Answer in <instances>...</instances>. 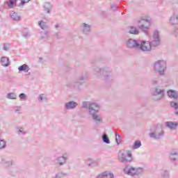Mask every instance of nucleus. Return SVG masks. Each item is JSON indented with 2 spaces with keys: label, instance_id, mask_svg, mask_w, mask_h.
I'll return each instance as SVG.
<instances>
[{
  "label": "nucleus",
  "instance_id": "nucleus-1",
  "mask_svg": "<svg viewBox=\"0 0 178 178\" xmlns=\"http://www.w3.org/2000/svg\"><path fill=\"white\" fill-rule=\"evenodd\" d=\"M82 108L88 109L87 113L88 116L92 118V120L96 124H101L102 123V118L99 115V104L92 102H83Z\"/></svg>",
  "mask_w": 178,
  "mask_h": 178
},
{
  "label": "nucleus",
  "instance_id": "nucleus-2",
  "mask_svg": "<svg viewBox=\"0 0 178 178\" xmlns=\"http://www.w3.org/2000/svg\"><path fill=\"white\" fill-rule=\"evenodd\" d=\"M133 154L129 150H120L118 153V161L121 163H131L133 162Z\"/></svg>",
  "mask_w": 178,
  "mask_h": 178
},
{
  "label": "nucleus",
  "instance_id": "nucleus-3",
  "mask_svg": "<svg viewBox=\"0 0 178 178\" xmlns=\"http://www.w3.org/2000/svg\"><path fill=\"white\" fill-rule=\"evenodd\" d=\"M111 74H112V70H111V68L108 67H104L102 68L96 67L94 69L95 76H97V77H101V76H103L104 77V80H109V78L111 77Z\"/></svg>",
  "mask_w": 178,
  "mask_h": 178
},
{
  "label": "nucleus",
  "instance_id": "nucleus-4",
  "mask_svg": "<svg viewBox=\"0 0 178 178\" xmlns=\"http://www.w3.org/2000/svg\"><path fill=\"white\" fill-rule=\"evenodd\" d=\"M123 171L128 176H138V175H141L144 172V169L140 167L135 168L131 165H126Z\"/></svg>",
  "mask_w": 178,
  "mask_h": 178
},
{
  "label": "nucleus",
  "instance_id": "nucleus-5",
  "mask_svg": "<svg viewBox=\"0 0 178 178\" xmlns=\"http://www.w3.org/2000/svg\"><path fill=\"white\" fill-rule=\"evenodd\" d=\"M154 71L160 76H165V70H166V61L157 60L153 65Z\"/></svg>",
  "mask_w": 178,
  "mask_h": 178
},
{
  "label": "nucleus",
  "instance_id": "nucleus-6",
  "mask_svg": "<svg viewBox=\"0 0 178 178\" xmlns=\"http://www.w3.org/2000/svg\"><path fill=\"white\" fill-rule=\"evenodd\" d=\"M165 90L163 86H156L152 92L153 99L154 101H161V99H163V98H165Z\"/></svg>",
  "mask_w": 178,
  "mask_h": 178
},
{
  "label": "nucleus",
  "instance_id": "nucleus-7",
  "mask_svg": "<svg viewBox=\"0 0 178 178\" xmlns=\"http://www.w3.org/2000/svg\"><path fill=\"white\" fill-rule=\"evenodd\" d=\"M149 42L150 44H152V47H154V48L161 45V35H159V31L155 30L154 31L152 39Z\"/></svg>",
  "mask_w": 178,
  "mask_h": 178
},
{
  "label": "nucleus",
  "instance_id": "nucleus-8",
  "mask_svg": "<svg viewBox=\"0 0 178 178\" xmlns=\"http://www.w3.org/2000/svg\"><path fill=\"white\" fill-rule=\"evenodd\" d=\"M87 74H83L82 76H79L78 80L73 82L72 83V87H73V88H74L75 90H77L78 91H80L81 88H80V86H81V84L86 83V81H87Z\"/></svg>",
  "mask_w": 178,
  "mask_h": 178
},
{
  "label": "nucleus",
  "instance_id": "nucleus-9",
  "mask_svg": "<svg viewBox=\"0 0 178 178\" xmlns=\"http://www.w3.org/2000/svg\"><path fill=\"white\" fill-rule=\"evenodd\" d=\"M126 47L129 48V49H138L140 42L136 40L129 38L126 41Z\"/></svg>",
  "mask_w": 178,
  "mask_h": 178
},
{
  "label": "nucleus",
  "instance_id": "nucleus-10",
  "mask_svg": "<svg viewBox=\"0 0 178 178\" xmlns=\"http://www.w3.org/2000/svg\"><path fill=\"white\" fill-rule=\"evenodd\" d=\"M67 162V154H64L61 156L56 157L54 159V164L56 166H63V165H66Z\"/></svg>",
  "mask_w": 178,
  "mask_h": 178
},
{
  "label": "nucleus",
  "instance_id": "nucleus-11",
  "mask_svg": "<svg viewBox=\"0 0 178 178\" xmlns=\"http://www.w3.org/2000/svg\"><path fill=\"white\" fill-rule=\"evenodd\" d=\"M138 49H140L143 52H149L152 49V45L150 42L142 41L140 44L139 43Z\"/></svg>",
  "mask_w": 178,
  "mask_h": 178
},
{
  "label": "nucleus",
  "instance_id": "nucleus-12",
  "mask_svg": "<svg viewBox=\"0 0 178 178\" xmlns=\"http://www.w3.org/2000/svg\"><path fill=\"white\" fill-rule=\"evenodd\" d=\"M138 23H143L138 28L147 34V30H148V26H149V19L142 18L138 21Z\"/></svg>",
  "mask_w": 178,
  "mask_h": 178
},
{
  "label": "nucleus",
  "instance_id": "nucleus-13",
  "mask_svg": "<svg viewBox=\"0 0 178 178\" xmlns=\"http://www.w3.org/2000/svg\"><path fill=\"white\" fill-rule=\"evenodd\" d=\"M78 105L79 104H77V102H76L74 101H70L65 104V109H66L67 111L76 109V108H77Z\"/></svg>",
  "mask_w": 178,
  "mask_h": 178
},
{
  "label": "nucleus",
  "instance_id": "nucleus-14",
  "mask_svg": "<svg viewBox=\"0 0 178 178\" xmlns=\"http://www.w3.org/2000/svg\"><path fill=\"white\" fill-rule=\"evenodd\" d=\"M150 138H154V140H159V138H162L163 137V131H161L157 132L155 131L154 132H152L149 134Z\"/></svg>",
  "mask_w": 178,
  "mask_h": 178
},
{
  "label": "nucleus",
  "instance_id": "nucleus-15",
  "mask_svg": "<svg viewBox=\"0 0 178 178\" xmlns=\"http://www.w3.org/2000/svg\"><path fill=\"white\" fill-rule=\"evenodd\" d=\"M170 160L171 162L178 161V149L172 150L170 154Z\"/></svg>",
  "mask_w": 178,
  "mask_h": 178
},
{
  "label": "nucleus",
  "instance_id": "nucleus-16",
  "mask_svg": "<svg viewBox=\"0 0 178 178\" xmlns=\"http://www.w3.org/2000/svg\"><path fill=\"white\" fill-rule=\"evenodd\" d=\"M178 123L177 122H166L165 127L170 130H176L177 128Z\"/></svg>",
  "mask_w": 178,
  "mask_h": 178
},
{
  "label": "nucleus",
  "instance_id": "nucleus-17",
  "mask_svg": "<svg viewBox=\"0 0 178 178\" xmlns=\"http://www.w3.org/2000/svg\"><path fill=\"white\" fill-rule=\"evenodd\" d=\"M128 33L129 34H133L134 35H138L140 34V31L136 26H129Z\"/></svg>",
  "mask_w": 178,
  "mask_h": 178
},
{
  "label": "nucleus",
  "instance_id": "nucleus-18",
  "mask_svg": "<svg viewBox=\"0 0 178 178\" xmlns=\"http://www.w3.org/2000/svg\"><path fill=\"white\" fill-rule=\"evenodd\" d=\"M167 94L170 98H174V99L178 98V91L170 90L167 92Z\"/></svg>",
  "mask_w": 178,
  "mask_h": 178
},
{
  "label": "nucleus",
  "instance_id": "nucleus-19",
  "mask_svg": "<svg viewBox=\"0 0 178 178\" xmlns=\"http://www.w3.org/2000/svg\"><path fill=\"white\" fill-rule=\"evenodd\" d=\"M160 176L162 178H170V172L166 169L160 170Z\"/></svg>",
  "mask_w": 178,
  "mask_h": 178
},
{
  "label": "nucleus",
  "instance_id": "nucleus-20",
  "mask_svg": "<svg viewBox=\"0 0 178 178\" xmlns=\"http://www.w3.org/2000/svg\"><path fill=\"white\" fill-rule=\"evenodd\" d=\"M83 33L84 34H88L91 31V26L86 23L82 24Z\"/></svg>",
  "mask_w": 178,
  "mask_h": 178
},
{
  "label": "nucleus",
  "instance_id": "nucleus-21",
  "mask_svg": "<svg viewBox=\"0 0 178 178\" xmlns=\"http://www.w3.org/2000/svg\"><path fill=\"white\" fill-rule=\"evenodd\" d=\"M16 133L18 136H24V134H26L27 131L22 127H17L16 128Z\"/></svg>",
  "mask_w": 178,
  "mask_h": 178
},
{
  "label": "nucleus",
  "instance_id": "nucleus-22",
  "mask_svg": "<svg viewBox=\"0 0 178 178\" xmlns=\"http://www.w3.org/2000/svg\"><path fill=\"white\" fill-rule=\"evenodd\" d=\"M170 23L172 26H176L178 24V15H172L170 18Z\"/></svg>",
  "mask_w": 178,
  "mask_h": 178
},
{
  "label": "nucleus",
  "instance_id": "nucleus-23",
  "mask_svg": "<svg viewBox=\"0 0 178 178\" xmlns=\"http://www.w3.org/2000/svg\"><path fill=\"white\" fill-rule=\"evenodd\" d=\"M19 72H24V73H28L30 70V67L29 65L24 64L18 67Z\"/></svg>",
  "mask_w": 178,
  "mask_h": 178
},
{
  "label": "nucleus",
  "instance_id": "nucleus-24",
  "mask_svg": "<svg viewBox=\"0 0 178 178\" xmlns=\"http://www.w3.org/2000/svg\"><path fill=\"white\" fill-rule=\"evenodd\" d=\"M2 165H4V166H12L13 165V161L12 160H8L6 159H2L1 160Z\"/></svg>",
  "mask_w": 178,
  "mask_h": 178
},
{
  "label": "nucleus",
  "instance_id": "nucleus-25",
  "mask_svg": "<svg viewBox=\"0 0 178 178\" xmlns=\"http://www.w3.org/2000/svg\"><path fill=\"white\" fill-rule=\"evenodd\" d=\"M1 63L4 67H8L9 66V58L8 57H2L1 59Z\"/></svg>",
  "mask_w": 178,
  "mask_h": 178
},
{
  "label": "nucleus",
  "instance_id": "nucleus-26",
  "mask_svg": "<svg viewBox=\"0 0 178 178\" xmlns=\"http://www.w3.org/2000/svg\"><path fill=\"white\" fill-rule=\"evenodd\" d=\"M44 10L46 13H51V9H52V6L49 3H44Z\"/></svg>",
  "mask_w": 178,
  "mask_h": 178
},
{
  "label": "nucleus",
  "instance_id": "nucleus-27",
  "mask_svg": "<svg viewBox=\"0 0 178 178\" xmlns=\"http://www.w3.org/2000/svg\"><path fill=\"white\" fill-rule=\"evenodd\" d=\"M38 26H40L42 30H48L49 29L48 24H47V22H44L43 20L38 22Z\"/></svg>",
  "mask_w": 178,
  "mask_h": 178
},
{
  "label": "nucleus",
  "instance_id": "nucleus-28",
  "mask_svg": "<svg viewBox=\"0 0 178 178\" xmlns=\"http://www.w3.org/2000/svg\"><path fill=\"white\" fill-rule=\"evenodd\" d=\"M10 16L11 19L15 22H19V20H20V16L17 13L13 12L10 13Z\"/></svg>",
  "mask_w": 178,
  "mask_h": 178
},
{
  "label": "nucleus",
  "instance_id": "nucleus-29",
  "mask_svg": "<svg viewBox=\"0 0 178 178\" xmlns=\"http://www.w3.org/2000/svg\"><path fill=\"white\" fill-rule=\"evenodd\" d=\"M170 106L171 108H174L175 109V115L178 116V103L176 102H170Z\"/></svg>",
  "mask_w": 178,
  "mask_h": 178
},
{
  "label": "nucleus",
  "instance_id": "nucleus-30",
  "mask_svg": "<svg viewBox=\"0 0 178 178\" xmlns=\"http://www.w3.org/2000/svg\"><path fill=\"white\" fill-rule=\"evenodd\" d=\"M17 0H9L8 2H7V5L8 6V8L10 9H12L13 8H15V6H16V1Z\"/></svg>",
  "mask_w": 178,
  "mask_h": 178
},
{
  "label": "nucleus",
  "instance_id": "nucleus-31",
  "mask_svg": "<svg viewBox=\"0 0 178 178\" xmlns=\"http://www.w3.org/2000/svg\"><path fill=\"white\" fill-rule=\"evenodd\" d=\"M54 178H67V174L62 172H58L56 174Z\"/></svg>",
  "mask_w": 178,
  "mask_h": 178
},
{
  "label": "nucleus",
  "instance_id": "nucleus-32",
  "mask_svg": "<svg viewBox=\"0 0 178 178\" xmlns=\"http://www.w3.org/2000/svg\"><path fill=\"white\" fill-rule=\"evenodd\" d=\"M140 147H141V141H139V140H136L134 142V144L132 147V149H137L138 148H140Z\"/></svg>",
  "mask_w": 178,
  "mask_h": 178
},
{
  "label": "nucleus",
  "instance_id": "nucleus-33",
  "mask_svg": "<svg viewBox=\"0 0 178 178\" xmlns=\"http://www.w3.org/2000/svg\"><path fill=\"white\" fill-rule=\"evenodd\" d=\"M103 143H105V144H111V141L109 140V138H108V136L104 134L102 136Z\"/></svg>",
  "mask_w": 178,
  "mask_h": 178
},
{
  "label": "nucleus",
  "instance_id": "nucleus-34",
  "mask_svg": "<svg viewBox=\"0 0 178 178\" xmlns=\"http://www.w3.org/2000/svg\"><path fill=\"white\" fill-rule=\"evenodd\" d=\"M17 95L15 93H8L7 95V98L8 99H16Z\"/></svg>",
  "mask_w": 178,
  "mask_h": 178
},
{
  "label": "nucleus",
  "instance_id": "nucleus-35",
  "mask_svg": "<svg viewBox=\"0 0 178 178\" xmlns=\"http://www.w3.org/2000/svg\"><path fill=\"white\" fill-rule=\"evenodd\" d=\"M6 142H5L3 140L0 139V149H3V148H6Z\"/></svg>",
  "mask_w": 178,
  "mask_h": 178
},
{
  "label": "nucleus",
  "instance_id": "nucleus-36",
  "mask_svg": "<svg viewBox=\"0 0 178 178\" xmlns=\"http://www.w3.org/2000/svg\"><path fill=\"white\" fill-rule=\"evenodd\" d=\"M104 173L106 175V178H113V177H115V176L113 175V173H112L111 172L105 171Z\"/></svg>",
  "mask_w": 178,
  "mask_h": 178
},
{
  "label": "nucleus",
  "instance_id": "nucleus-37",
  "mask_svg": "<svg viewBox=\"0 0 178 178\" xmlns=\"http://www.w3.org/2000/svg\"><path fill=\"white\" fill-rule=\"evenodd\" d=\"M41 38L42 40H45L47 38H48V31H44V32H41Z\"/></svg>",
  "mask_w": 178,
  "mask_h": 178
},
{
  "label": "nucleus",
  "instance_id": "nucleus-38",
  "mask_svg": "<svg viewBox=\"0 0 178 178\" xmlns=\"http://www.w3.org/2000/svg\"><path fill=\"white\" fill-rule=\"evenodd\" d=\"M121 136L120 135H118L117 133H115V141L118 144V145H119V144H120V141H121Z\"/></svg>",
  "mask_w": 178,
  "mask_h": 178
},
{
  "label": "nucleus",
  "instance_id": "nucleus-39",
  "mask_svg": "<svg viewBox=\"0 0 178 178\" xmlns=\"http://www.w3.org/2000/svg\"><path fill=\"white\" fill-rule=\"evenodd\" d=\"M20 109H22V108L19 106L14 107V111L15 113H17V115H20V113H22V112L20 111Z\"/></svg>",
  "mask_w": 178,
  "mask_h": 178
},
{
  "label": "nucleus",
  "instance_id": "nucleus-40",
  "mask_svg": "<svg viewBox=\"0 0 178 178\" xmlns=\"http://www.w3.org/2000/svg\"><path fill=\"white\" fill-rule=\"evenodd\" d=\"M47 101V97H44V94L40 95L38 97V101Z\"/></svg>",
  "mask_w": 178,
  "mask_h": 178
},
{
  "label": "nucleus",
  "instance_id": "nucleus-41",
  "mask_svg": "<svg viewBox=\"0 0 178 178\" xmlns=\"http://www.w3.org/2000/svg\"><path fill=\"white\" fill-rule=\"evenodd\" d=\"M96 178H106L105 172L99 174Z\"/></svg>",
  "mask_w": 178,
  "mask_h": 178
},
{
  "label": "nucleus",
  "instance_id": "nucleus-42",
  "mask_svg": "<svg viewBox=\"0 0 178 178\" xmlns=\"http://www.w3.org/2000/svg\"><path fill=\"white\" fill-rule=\"evenodd\" d=\"M26 97H27L24 93H21L19 95V98L20 99H26Z\"/></svg>",
  "mask_w": 178,
  "mask_h": 178
},
{
  "label": "nucleus",
  "instance_id": "nucleus-43",
  "mask_svg": "<svg viewBox=\"0 0 178 178\" xmlns=\"http://www.w3.org/2000/svg\"><path fill=\"white\" fill-rule=\"evenodd\" d=\"M88 162H89L88 163V166H91V165H92V163H94V159L89 158L87 159Z\"/></svg>",
  "mask_w": 178,
  "mask_h": 178
},
{
  "label": "nucleus",
  "instance_id": "nucleus-44",
  "mask_svg": "<svg viewBox=\"0 0 178 178\" xmlns=\"http://www.w3.org/2000/svg\"><path fill=\"white\" fill-rule=\"evenodd\" d=\"M152 84L153 86H156L158 84V79H154L152 80Z\"/></svg>",
  "mask_w": 178,
  "mask_h": 178
},
{
  "label": "nucleus",
  "instance_id": "nucleus-45",
  "mask_svg": "<svg viewBox=\"0 0 178 178\" xmlns=\"http://www.w3.org/2000/svg\"><path fill=\"white\" fill-rule=\"evenodd\" d=\"M28 2H30V0H21L20 5L23 6L25 3H27Z\"/></svg>",
  "mask_w": 178,
  "mask_h": 178
},
{
  "label": "nucleus",
  "instance_id": "nucleus-46",
  "mask_svg": "<svg viewBox=\"0 0 178 178\" xmlns=\"http://www.w3.org/2000/svg\"><path fill=\"white\" fill-rule=\"evenodd\" d=\"M23 37H24V38H29V37H30V33L26 32V33H24V34H23Z\"/></svg>",
  "mask_w": 178,
  "mask_h": 178
},
{
  "label": "nucleus",
  "instance_id": "nucleus-47",
  "mask_svg": "<svg viewBox=\"0 0 178 178\" xmlns=\"http://www.w3.org/2000/svg\"><path fill=\"white\" fill-rule=\"evenodd\" d=\"M111 8V9H113V10H116V9H118V6H115V5L112 4Z\"/></svg>",
  "mask_w": 178,
  "mask_h": 178
},
{
  "label": "nucleus",
  "instance_id": "nucleus-48",
  "mask_svg": "<svg viewBox=\"0 0 178 178\" xmlns=\"http://www.w3.org/2000/svg\"><path fill=\"white\" fill-rule=\"evenodd\" d=\"M174 34H175V37H177V35H178V29L177 28L175 29V30L174 31Z\"/></svg>",
  "mask_w": 178,
  "mask_h": 178
},
{
  "label": "nucleus",
  "instance_id": "nucleus-49",
  "mask_svg": "<svg viewBox=\"0 0 178 178\" xmlns=\"http://www.w3.org/2000/svg\"><path fill=\"white\" fill-rule=\"evenodd\" d=\"M54 37H56V38H57L58 40L60 38V35H59V33H55Z\"/></svg>",
  "mask_w": 178,
  "mask_h": 178
},
{
  "label": "nucleus",
  "instance_id": "nucleus-50",
  "mask_svg": "<svg viewBox=\"0 0 178 178\" xmlns=\"http://www.w3.org/2000/svg\"><path fill=\"white\" fill-rule=\"evenodd\" d=\"M3 49L4 51H8V46L6 45V44H4V46H3Z\"/></svg>",
  "mask_w": 178,
  "mask_h": 178
},
{
  "label": "nucleus",
  "instance_id": "nucleus-51",
  "mask_svg": "<svg viewBox=\"0 0 178 178\" xmlns=\"http://www.w3.org/2000/svg\"><path fill=\"white\" fill-rule=\"evenodd\" d=\"M55 27H56V29H58L59 27V24H56Z\"/></svg>",
  "mask_w": 178,
  "mask_h": 178
},
{
  "label": "nucleus",
  "instance_id": "nucleus-52",
  "mask_svg": "<svg viewBox=\"0 0 178 178\" xmlns=\"http://www.w3.org/2000/svg\"><path fill=\"white\" fill-rule=\"evenodd\" d=\"M39 60H42V58H39Z\"/></svg>",
  "mask_w": 178,
  "mask_h": 178
}]
</instances>
